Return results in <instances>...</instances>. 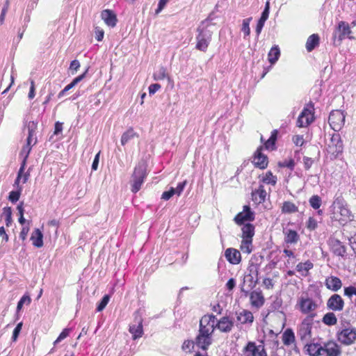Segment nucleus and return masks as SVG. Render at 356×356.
Wrapping results in <instances>:
<instances>
[{
  "label": "nucleus",
  "instance_id": "nucleus-1",
  "mask_svg": "<svg viewBox=\"0 0 356 356\" xmlns=\"http://www.w3.org/2000/svg\"><path fill=\"white\" fill-rule=\"evenodd\" d=\"M147 163L145 160H140L136 165L132 174L131 192L136 193L141 188L145 179L147 177Z\"/></svg>",
  "mask_w": 356,
  "mask_h": 356
},
{
  "label": "nucleus",
  "instance_id": "nucleus-2",
  "mask_svg": "<svg viewBox=\"0 0 356 356\" xmlns=\"http://www.w3.org/2000/svg\"><path fill=\"white\" fill-rule=\"evenodd\" d=\"M352 31L350 30V25L348 23L344 21H340L332 35V42L334 46H339L341 41L348 38L350 40L354 39V37L351 36Z\"/></svg>",
  "mask_w": 356,
  "mask_h": 356
},
{
  "label": "nucleus",
  "instance_id": "nucleus-3",
  "mask_svg": "<svg viewBox=\"0 0 356 356\" xmlns=\"http://www.w3.org/2000/svg\"><path fill=\"white\" fill-rule=\"evenodd\" d=\"M346 114L341 110H334L330 113L328 122L331 128L335 131H339L345 123Z\"/></svg>",
  "mask_w": 356,
  "mask_h": 356
},
{
  "label": "nucleus",
  "instance_id": "nucleus-4",
  "mask_svg": "<svg viewBox=\"0 0 356 356\" xmlns=\"http://www.w3.org/2000/svg\"><path fill=\"white\" fill-rule=\"evenodd\" d=\"M337 340L342 344L349 346L356 340V328H343L337 332Z\"/></svg>",
  "mask_w": 356,
  "mask_h": 356
},
{
  "label": "nucleus",
  "instance_id": "nucleus-5",
  "mask_svg": "<svg viewBox=\"0 0 356 356\" xmlns=\"http://www.w3.org/2000/svg\"><path fill=\"white\" fill-rule=\"evenodd\" d=\"M263 146L257 147L253 154V161H252L255 168L264 170L268 167V158L267 155L263 154Z\"/></svg>",
  "mask_w": 356,
  "mask_h": 356
},
{
  "label": "nucleus",
  "instance_id": "nucleus-6",
  "mask_svg": "<svg viewBox=\"0 0 356 356\" xmlns=\"http://www.w3.org/2000/svg\"><path fill=\"white\" fill-rule=\"evenodd\" d=\"M134 321L138 323V325H130L129 331L132 334V339L136 340L140 338L143 334V318L140 315V310H136L134 313Z\"/></svg>",
  "mask_w": 356,
  "mask_h": 356
},
{
  "label": "nucleus",
  "instance_id": "nucleus-7",
  "mask_svg": "<svg viewBox=\"0 0 356 356\" xmlns=\"http://www.w3.org/2000/svg\"><path fill=\"white\" fill-rule=\"evenodd\" d=\"M331 143L332 146L329 145L328 147L330 149L334 148V150L332 152L331 159H336L339 154H341L343 151V145L341 138V136L339 134H333L331 137Z\"/></svg>",
  "mask_w": 356,
  "mask_h": 356
},
{
  "label": "nucleus",
  "instance_id": "nucleus-8",
  "mask_svg": "<svg viewBox=\"0 0 356 356\" xmlns=\"http://www.w3.org/2000/svg\"><path fill=\"white\" fill-rule=\"evenodd\" d=\"M328 245L331 251L335 255L341 257H344L346 256V248L339 239L330 238L328 240Z\"/></svg>",
  "mask_w": 356,
  "mask_h": 356
},
{
  "label": "nucleus",
  "instance_id": "nucleus-9",
  "mask_svg": "<svg viewBox=\"0 0 356 356\" xmlns=\"http://www.w3.org/2000/svg\"><path fill=\"white\" fill-rule=\"evenodd\" d=\"M255 227L250 222H246L245 225H243L241 228L242 230V243L243 244H252V238L254 235Z\"/></svg>",
  "mask_w": 356,
  "mask_h": 356
},
{
  "label": "nucleus",
  "instance_id": "nucleus-10",
  "mask_svg": "<svg viewBox=\"0 0 356 356\" xmlns=\"http://www.w3.org/2000/svg\"><path fill=\"white\" fill-rule=\"evenodd\" d=\"M323 348V352L327 356H340L341 354V346L333 340L324 343Z\"/></svg>",
  "mask_w": 356,
  "mask_h": 356
},
{
  "label": "nucleus",
  "instance_id": "nucleus-11",
  "mask_svg": "<svg viewBox=\"0 0 356 356\" xmlns=\"http://www.w3.org/2000/svg\"><path fill=\"white\" fill-rule=\"evenodd\" d=\"M300 310L302 314H310L314 311L318 305L317 304L310 298L301 297L299 299Z\"/></svg>",
  "mask_w": 356,
  "mask_h": 356
},
{
  "label": "nucleus",
  "instance_id": "nucleus-12",
  "mask_svg": "<svg viewBox=\"0 0 356 356\" xmlns=\"http://www.w3.org/2000/svg\"><path fill=\"white\" fill-rule=\"evenodd\" d=\"M344 306V301L339 294H333L327 301V307L332 311H341Z\"/></svg>",
  "mask_w": 356,
  "mask_h": 356
},
{
  "label": "nucleus",
  "instance_id": "nucleus-13",
  "mask_svg": "<svg viewBox=\"0 0 356 356\" xmlns=\"http://www.w3.org/2000/svg\"><path fill=\"white\" fill-rule=\"evenodd\" d=\"M195 344L202 350H207L213 342L211 334H197L195 339Z\"/></svg>",
  "mask_w": 356,
  "mask_h": 356
},
{
  "label": "nucleus",
  "instance_id": "nucleus-14",
  "mask_svg": "<svg viewBox=\"0 0 356 356\" xmlns=\"http://www.w3.org/2000/svg\"><path fill=\"white\" fill-rule=\"evenodd\" d=\"M101 17L105 24L111 28L116 26L118 22L117 15L112 10L106 9L103 10L101 13Z\"/></svg>",
  "mask_w": 356,
  "mask_h": 356
},
{
  "label": "nucleus",
  "instance_id": "nucleus-15",
  "mask_svg": "<svg viewBox=\"0 0 356 356\" xmlns=\"http://www.w3.org/2000/svg\"><path fill=\"white\" fill-rule=\"evenodd\" d=\"M216 327L222 332H229L234 327V320L227 316H223L217 321Z\"/></svg>",
  "mask_w": 356,
  "mask_h": 356
},
{
  "label": "nucleus",
  "instance_id": "nucleus-16",
  "mask_svg": "<svg viewBox=\"0 0 356 356\" xmlns=\"http://www.w3.org/2000/svg\"><path fill=\"white\" fill-rule=\"evenodd\" d=\"M225 257L231 264H238L241 261L240 252L232 248H229L225 250Z\"/></svg>",
  "mask_w": 356,
  "mask_h": 356
},
{
  "label": "nucleus",
  "instance_id": "nucleus-17",
  "mask_svg": "<svg viewBox=\"0 0 356 356\" xmlns=\"http://www.w3.org/2000/svg\"><path fill=\"white\" fill-rule=\"evenodd\" d=\"M255 219V213L239 212L234 218V222L238 225H245L246 222H250Z\"/></svg>",
  "mask_w": 356,
  "mask_h": 356
},
{
  "label": "nucleus",
  "instance_id": "nucleus-18",
  "mask_svg": "<svg viewBox=\"0 0 356 356\" xmlns=\"http://www.w3.org/2000/svg\"><path fill=\"white\" fill-rule=\"evenodd\" d=\"M250 299L251 305L257 308L262 307L265 302V298L259 289L254 290L250 293Z\"/></svg>",
  "mask_w": 356,
  "mask_h": 356
},
{
  "label": "nucleus",
  "instance_id": "nucleus-19",
  "mask_svg": "<svg viewBox=\"0 0 356 356\" xmlns=\"http://www.w3.org/2000/svg\"><path fill=\"white\" fill-rule=\"evenodd\" d=\"M90 67H88L83 73L75 77L70 83L67 85L63 90H62L58 95V98L62 97L68 90L74 88L76 84L81 82L86 76L87 73L88 72Z\"/></svg>",
  "mask_w": 356,
  "mask_h": 356
},
{
  "label": "nucleus",
  "instance_id": "nucleus-20",
  "mask_svg": "<svg viewBox=\"0 0 356 356\" xmlns=\"http://www.w3.org/2000/svg\"><path fill=\"white\" fill-rule=\"evenodd\" d=\"M306 352L310 356H320L323 352V345L318 342H314V339L310 343L305 345Z\"/></svg>",
  "mask_w": 356,
  "mask_h": 356
},
{
  "label": "nucleus",
  "instance_id": "nucleus-21",
  "mask_svg": "<svg viewBox=\"0 0 356 356\" xmlns=\"http://www.w3.org/2000/svg\"><path fill=\"white\" fill-rule=\"evenodd\" d=\"M266 195L264 186L261 184L257 189L252 192V200L256 204L264 202Z\"/></svg>",
  "mask_w": 356,
  "mask_h": 356
},
{
  "label": "nucleus",
  "instance_id": "nucleus-22",
  "mask_svg": "<svg viewBox=\"0 0 356 356\" xmlns=\"http://www.w3.org/2000/svg\"><path fill=\"white\" fill-rule=\"evenodd\" d=\"M337 211H339L341 217L338 219L334 213V216L331 217L332 219L339 220L341 224H345L348 221H350L352 220L353 215L347 206L340 208Z\"/></svg>",
  "mask_w": 356,
  "mask_h": 356
},
{
  "label": "nucleus",
  "instance_id": "nucleus-23",
  "mask_svg": "<svg viewBox=\"0 0 356 356\" xmlns=\"http://www.w3.org/2000/svg\"><path fill=\"white\" fill-rule=\"evenodd\" d=\"M44 235L39 228H35L31 234L30 240L32 241L33 246L35 248H42L44 245Z\"/></svg>",
  "mask_w": 356,
  "mask_h": 356
},
{
  "label": "nucleus",
  "instance_id": "nucleus-24",
  "mask_svg": "<svg viewBox=\"0 0 356 356\" xmlns=\"http://www.w3.org/2000/svg\"><path fill=\"white\" fill-rule=\"evenodd\" d=\"M325 286L328 289L333 291H337L341 289L342 282L339 277L336 276H331L325 280Z\"/></svg>",
  "mask_w": 356,
  "mask_h": 356
},
{
  "label": "nucleus",
  "instance_id": "nucleus-25",
  "mask_svg": "<svg viewBox=\"0 0 356 356\" xmlns=\"http://www.w3.org/2000/svg\"><path fill=\"white\" fill-rule=\"evenodd\" d=\"M320 42V37L318 34L314 33L311 35L307 40L306 42V49L307 51L311 52L315 48H316L319 45Z\"/></svg>",
  "mask_w": 356,
  "mask_h": 356
},
{
  "label": "nucleus",
  "instance_id": "nucleus-26",
  "mask_svg": "<svg viewBox=\"0 0 356 356\" xmlns=\"http://www.w3.org/2000/svg\"><path fill=\"white\" fill-rule=\"evenodd\" d=\"M284 242L286 243L294 244L300 239V236L296 230L289 229L286 232H284Z\"/></svg>",
  "mask_w": 356,
  "mask_h": 356
},
{
  "label": "nucleus",
  "instance_id": "nucleus-27",
  "mask_svg": "<svg viewBox=\"0 0 356 356\" xmlns=\"http://www.w3.org/2000/svg\"><path fill=\"white\" fill-rule=\"evenodd\" d=\"M296 341L295 334L290 327L286 328L282 334V341L285 346H289Z\"/></svg>",
  "mask_w": 356,
  "mask_h": 356
},
{
  "label": "nucleus",
  "instance_id": "nucleus-28",
  "mask_svg": "<svg viewBox=\"0 0 356 356\" xmlns=\"http://www.w3.org/2000/svg\"><path fill=\"white\" fill-rule=\"evenodd\" d=\"M280 56V49L278 45L273 46L268 54V60L271 65H274Z\"/></svg>",
  "mask_w": 356,
  "mask_h": 356
},
{
  "label": "nucleus",
  "instance_id": "nucleus-29",
  "mask_svg": "<svg viewBox=\"0 0 356 356\" xmlns=\"http://www.w3.org/2000/svg\"><path fill=\"white\" fill-rule=\"evenodd\" d=\"M261 346H257L255 342L249 341L243 348V353H246L250 352V355H245V356H257Z\"/></svg>",
  "mask_w": 356,
  "mask_h": 356
},
{
  "label": "nucleus",
  "instance_id": "nucleus-30",
  "mask_svg": "<svg viewBox=\"0 0 356 356\" xmlns=\"http://www.w3.org/2000/svg\"><path fill=\"white\" fill-rule=\"evenodd\" d=\"M208 26V24L202 25L201 24L197 29V32L198 33L197 36L211 40L212 32L207 29Z\"/></svg>",
  "mask_w": 356,
  "mask_h": 356
},
{
  "label": "nucleus",
  "instance_id": "nucleus-31",
  "mask_svg": "<svg viewBox=\"0 0 356 356\" xmlns=\"http://www.w3.org/2000/svg\"><path fill=\"white\" fill-rule=\"evenodd\" d=\"M24 127H26L28 129V136L26 140H28V143L29 141H32L33 136H34L35 130L38 127V122L30 121L24 124Z\"/></svg>",
  "mask_w": 356,
  "mask_h": 356
},
{
  "label": "nucleus",
  "instance_id": "nucleus-32",
  "mask_svg": "<svg viewBox=\"0 0 356 356\" xmlns=\"http://www.w3.org/2000/svg\"><path fill=\"white\" fill-rule=\"evenodd\" d=\"M138 136L137 134L134 131V129L130 127L125 132H124L121 137V144L122 145H126L130 140L134 138V136Z\"/></svg>",
  "mask_w": 356,
  "mask_h": 356
},
{
  "label": "nucleus",
  "instance_id": "nucleus-33",
  "mask_svg": "<svg viewBox=\"0 0 356 356\" xmlns=\"http://www.w3.org/2000/svg\"><path fill=\"white\" fill-rule=\"evenodd\" d=\"M322 322L326 325L332 326L337 324V318L333 312H327L323 316Z\"/></svg>",
  "mask_w": 356,
  "mask_h": 356
},
{
  "label": "nucleus",
  "instance_id": "nucleus-34",
  "mask_svg": "<svg viewBox=\"0 0 356 356\" xmlns=\"http://www.w3.org/2000/svg\"><path fill=\"white\" fill-rule=\"evenodd\" d=\"M298 211V207L291 202L285 201L282 207L283 213H293Z\"/></svg>",
  "mask_w": 356,
  "mask_h": 356
},
{
  "label": "nucleus",
  "instance_id": "nucleus-35",
  "mask_svg": "<svg viewBox=\"0 0 356 356\" xmlns=\"http://www.w3.org/2000/svg\"><path fill=\"white\" fill-rule=\"evenodd\" d=\"M312 334V328L308 326L304 327L300 325L298 330V335L300 337L301 341L306 339L307 337H310Z\"/></svg>",
  "mask_w": 356,
  "mask_h": 356
},
{
  "label": "nucleus",
  "instance_id": "nucleus-36",
  "mask_svg": "<svg viewBox=\"0 0 356 356\" xmlns=\"http://www.w3.org/2000/svg\"><path fill=\"white\" fill-rule=\"evenodd\" d=\"M309 203L314 209H318L322 204L321 197L318 195H314L309 198Z\"/></svg>",
  "mask_w": 356,
  "mask_h": 356
},
{
  "label": "nucleus",
  "instance_id": "nucleus-37",
  "mask_svg": "<svg viewBox=\"0 0 356 356\" xmlns=\"http://www.w3.org/2000/svg\"><path fill=\"white\" fill-rule=\"evenodd\" d=\"M22 191V188H20L16 190L11 191L8 194V200L13 204L16 203L20 197Z\"/></svg>",
  "mask_w": 356,
  "mask_h": 356
},
{
  "label": "nucleus",
  "instance_id": "nucleus-38",
  "mask_svg": "<svg viewBox=\"0 0 356 356\" xmlns=\"http://www.w3.org/2000/svg\"><path fill=\"white\" fill-rule=\"evenodd\" d=\"M196 49L202 51H206L210 40L197 36L196 37Z\"/></svg>",
  "mask_w": 356,
  "mask_h": 356
},
{
  "label": "nucleus",
  "instance_id": "nucleus-39",
  "mask_svg": "<svg viewBox=\"0 0 356 356\" xmlns=\"http://www.w3.org/2000/svg\"><path fill=\"white\" fill-rule=\"evenodd\" d=\"M31 302V298L30 296L27 293H25L18 301L17 305L16 312L17 313L19 312L22 309L23 305L24 304L29 305Z\"/></svg>",
  "mask_w": 356,
  "mask_h": 356
},
{
  "label": "nucleus",
  "instance_id": "nucleus-40",
  "mask_svg": "<svg viewBox=\"0 0 356 356\" xmlns=\"http://www.w3.org/2000/svg\"><path fill=\"white\" fill-rule=\"evenodd\" d=\"M111 296L108 294H105L100 301L97 303L96 312H99L103 311L110 300Z\"/></svg>",
  "mask_w": 356,
  "mask_h": 356
},
{
  "label": "nucleus",
  "instance_id": "nucleus-41",
  "mask_svg": "<svg viewBox=\"0 0 356 356\" xmlns=\"http://www.w3.org/2000/svg\"><path fill=\"white\" fill-rule=\"evenodd\" d=\"M12 212L13 210L10 207H5L3 209V214L5 216V222L7 227H9L13 222Z\"/></svg>",
  "mask_w": 356,
  "mask_h": 356
},
{
  "label": "nucleus",
  "instance_id": "nucleus-42",
  "mask_svg": "<svg viewBox=\"0 0 356 356\" xmlns=\"http://www.w3.org/2000/svg\"><path fill=\"white\" fill-rule=\"evenodd\" d=\"M262 181L267 184L275 186L277 183V177L274 176L271 171H268L265 177H263Z\"/></svg>",
  "mask_w": 356,
  "mask_h": 356
},
{
  "label": "nucleus",
  "instance_id": "nucleus-43",
  "mask_svg": "<svg viewBox=\"0 0 356 356\" xmlns=\"http://www.w3.org/2000/svg\"><path fill=\"white\" fill-rule=\"evenodd\" d=\"M303 118L304 117H300V115H299L296 122V124L298 127H307L314 121V117H307L305 122H303Z\"/></svg>",
  "mask_w": 356,
  "mask_h": 356
},
{
  "label": "nucleus",
  "instance_id": "nucleus-44",
  "mask_svg": "<svg viewBox=\"0 0 356 356\" xmlns=\"http://www.w3.org/2000/svg\"><path fill=\"white\" fill-rule=\"evenodd\" d=\"M204 321H206L205 318L200 320L198 334L212 335V332H210V328L207 327L209 325H207Z\"/></svg>",
  "mask_w": 356,
  "mask_h": 356
},
{
  "label": "nucleus",
  "instance_id": "nucleus-45",
  "mask_svg": "<svg viewBox=\"0 0 356 356\" xmlns=\"http://www.w3.org/2000/svg\"><path fill=\"white\" fill-rule=\"evenodd\" d=\"M243 319L241 321L242 324L252 323L254 321V316L250 311L243 309L242 312Z\"/></svg>",
  "mask_w": 356,
  "mask_h": 356
},
{
  "label": "nucleus",
  "instance_id": "nucleus-46",
  "mask_svg": "<svg viewBox=\"0 0 356 356\" xmlns=\"http://www.w3.org/2000/svg\"><path fill=\"white\" fill-rule=\"evenodd\" d=\"M345 206H347V203L344 200L342 196H339L335 198L334 200L332 207L334 209H339L340 208H342Z\"/></svg>",
  "mask_w": 356,
  "mask_h": 356
},
{
  "label": "nucleus",
  "instance_id": "nucleus-47",
  "mask_svg": "<svg viewBox=\"0 0 356 356\" xmlns=\"http://www.w3.org/2000/svg\"><path fill=\"white\" fill-rule=\"evenodd\" d=\"M316 316V313H310L302 321L300 325L312 328L314 318Z\"/></svg>",
  "mask_w": 356,
  "mask_h": 356
},
{
  "label": "nucleus",
  "instance_id": "nucleus-48",
  "mask_svg": "<svg viewBox=\"0 0 356 356\" xmlns=\"http://www.w3.org/2000/svg\"><path fill=\"white\" fill-rule=\"evenodd\" d=\"M260 264H254L253 263L250 264L248 270L249 273L246 276H255V277H258L259 275V268Z\"/></svg>",
  "mask_w": 356,
  "mask_h": 356
},
{
  "label": "nucleus",
  "instance_id": "nucleus-49",
  "mask_svg": "<svg viewBox=\"0 0 356 356\" xmlns=\"http://www.w3.org/2000/svg\"><path fill=\"white\" fill-rule=\"evenodd\" d=\"M252 20V17H248L243 20L241 31L244 33L245 36H248L250 33V22Z\"/></svg>",
  "mask_w": 356,
  "mask_h": 356
},
{
  "label": "nucleus",
  "instance_id": "nucleus-50",
  "mask_svg": "<svg viewBox=\"0 0 356 356\" xmlns=\"http://www.w3.org/2000/svg\"><path fill=\"white\" fill-rule=\"evenodd\" d=\"M295 161L293 159H290L289 161H280L277 165L280 168H287L291 170H293L295 167Z\"/></svg>",
  "mask_w": 356,
  "mask_h": 356
},
{
  "label": "nucleus",
  "instance_id": "nucleus-51",
  "mask_svg": "<svg viewBox=\"0 0 356 356\" xmlns=\"http://www.w3.org/2000/svg\"><path fill=\"white\" fill-rule=\"evenodd\" d=\"M22 325H23V323L19 322V323L17 324V325L14 328L13 332V335H12V341H17V339L20 334V332L22 330Z\"/></svg>",
  "mask_w": 356,
  "mask_h": 356
},
{
  "label": "nucleus",
  "instance_id": "nucleus-52",
  "mask_svg": "<svg viewBox=\"0 0 356 356\" xmlns=\"http://www.w3.org/2000/svg\"><path fill=\"white\" fill-rule=\"evenodd\" d=\"M166 76V69L164 67H161L156 73L154 74V79L155 80H162Z\"/></svg>",
  "mask_w": 356,
  "mask_h": 356
},
{
  "label": "nucleus",
  "instance_id": "nucleus-53",
  "mask_svg": "<svg viewBox=\"0 0 356 356\" xmlns=\"http://www.w3.org/2000/svg\"><path fill=\"white\" fill-rule=\"evenodd\" d=\"M282 305V300L281 298L276 297L274 301L272 302L270 305V309L272 311H275L279 309Z\"/></svg>",
  "mask_w": 356,
  "mask_h": 356
},
{
  "label": "nucleus",
  "instance_id": "nucleus-54",
  "mask_svg": "<svg viewBox=\"0 0 356 356\" xmlns=\"http://www.w3.org/2000/svg\"><path fill=\"white\" fill-rule=\"evenodd\" d=\"M317 221L313 217H309L306 225L307 228L313 231L317 228Z\"/></svg>",
  "mask_w": 356,
  "mask_h": 356
},
{
  "label": "nucleus",
  "instance_id": "nucleus-55",
  "mask_svg": "<svg viewBox=\"0 0 356 356\" xmlns=\"http://www.w3.org/2000/svg\"><path fill=\"white\" fill-rule=\"evenodd\" d=\"M195 344V341L193 340H185L183 345H182V350L186 351L187 350H189V352H191V349H193L194 345Z\"/></svg>",
  "mask_w": 356,
  "mask_h": 356
},
{
  "label": "nucleus",
  "instance_id": "nucleus-56",
  "mask_svg": "<svg viewBox=\"0 0 356 356\" xmlns=\"http://www.w3.org/2000/svg\"><path fill=\"white\" fill-rule=\"evenodd\" d=\"M353 295L356 296V287L353 286L344 287V296L351 298Z\"/></svg>",
  "mask_w": 356,
  "mask_h": 356
},
{
  "label": "nucleus",
  "instance_id": "nucleus-57",
  "mask_svg": "<svg viewBox=\"0 0 356 356\" xmlns=\"http://www.w3.org/2000/svg\"><path fill=\"white\" fill-rule=\"evenodd\" d=\"M264 147L266 149H270V150H275L276 149V143L271 140L270 138H268L266 141L264 143Z\"/></svg>",
  "mask_w": 356,
  "mask_h": 356
},
{
  "label": "nucleus",
  "instance_id": "nucleus-58",
  "mask_svg": "<svg viewBox=\"0 0 356 356\" xmlns=\"http://www.w3.org/2000/svg\"><path fill=\"white\" fill-rule=\"evenodd\" d=\"M314 162V159L308 157V156H303V163H304V168L306 170H308L312 167V164Z\"/></svg>",
  "mask_w": 356,
  "mask_h": 356
},
{
  "label": "nucleus",
  "instance_id": "nucleus-59",
  "mask_svg": "<svg viewBox=\"0 0 356 356\" xmlns=\"http://www.w3.org/2000/svg\"><path fill=\"white\" fill-rule=\"evenodd\" d=\"M80 67V63L78 60L74 59L71 61L70 65V70H72V74H74V72H77L79 68Z\"/></svg>",
  "mask_w": 356,
  "mask_h": 356
},
{
  "label": "nucleus",
  "instance_id": "nucleus-60",
  "mask_svg": "<svg viewBox=\"0 0 356 356\" xmlns=\"http://www.w3.org/2000/svg\"><path fill=\"white\" fill-rule=\"evenodd\" d=\"M31 141H29L28 143V140H26V143L25 145H24V147H22V149L21 150V154L22 155H25V154H28V156H29V154L31 151V148H32V145H31Z\"/></svg>",
  "mask_w": 356,
  "mask_h": 356
},
{
  "label": "nucleus",
  "instance_id": "nucleus-61",
  "mask_svg": "<svg viewBox=\"0 0 356 356\" xmlns=\"http://www.w3.org/2000/svg\"><path fill=\"white\" fill-rule=\"evenodd\" d=\"M95 39L97 41H102L104 38V31L99 27L97 26L95 28Z\"/></svg>",
  "mask_w": 356,
  "mask_h": 356
},
{
  "label": "nucleus",
  "instance_id": "nucleus-62",
  "mask_svg": "<svg viewBox=\"0 0 356 356\" xmlns=\"http://www.w3.org/2000/svg\"><path fill=\"white\" fill-rule=\"evenodd\" d=\"M168 1L169 0H159L157 8L155 10V14L158 15L159 13H161L162 10L165 7Z\"/></svg>",
  "mask_w": 356,
  "mask_h": 356
},
{
  "label": "nucleus",
  "instance_id": "nucleus-63",
  "mask_svg": "<svg viewBox=\"0 0 356 356\" xmlns=\"http://www.w3.org/2000/svg\"><path fill=\"white\" fill-rule=\"evenodd\" d=\"M205 318L206 321H204L207 325H210L211 323H214L216 320V316L213 314H205L204 315L201 319Z\"/></svg>",
  "mask_w": 356,
  "mask_h": 356
},
{
  "label": "nucleus",
  "instance_id": "nucleus-64",
  "mask_svg": "<svg viewBox=\"0 0 356 356\" xmlns=\"http://www.w3.org/2000/svg\"><path fill=\"white\" fill-rule=\"evenodd\" d=\"M293 141L297 146H302L305 143V140L303 139V136L300 135H296L293 138Z\"/></svg>",
  "mask_w": 356,
  "mask_h": 356
}]
</instances>
